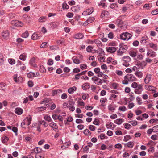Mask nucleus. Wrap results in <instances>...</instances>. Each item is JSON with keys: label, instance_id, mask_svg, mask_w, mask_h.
<instances>
[{"label": "nucleus", "instance_id": "1", "mask_svg": "<svg viewBox=\"0 0 158 158\" xmlns=\"http://www.w3.org/2000/svg\"><path fill=\"white\" fill-rule=\"evenodd\" d=\"M137 80L135 77L132 74H127L123 77V80L122 81V83L124 85H127L129 81L133 82Z\"/></svg>", "mask_w": 158, "mask_h": 158}, {"label": "nucleus", "instance_id": "2", "mask_svg": "<svg viewBox=\"0 0 158 158\" xmlns=\"http://www.w3.org/2000/svg\"><path fill=\"white\" fill-rule=\"evenodd\" d=\"M131 86L134 89H135L134 92L135 94H142L143 91V86L141 84H138L136 82H133Z\"/></svg>", "mask_w": 158, "mask_h": 158}, {"label": "nucleus", "instance_id": "3", "mask_svg": "<svg viewBox=\"0 0 158 158\" xmlns=\"http://www.w3.org/2000/svg\"><path fill=\"white\" fill-rule=\"evenodd\" d=\"M32 118L30 115H29L27 118H25L21 123V126L23 128L25 129L27 126L29 125L31 123Z\"/></svg>", "mask_w": 158, "mask_h": 158}, {"label": "nucleus", "instance_id": "4", "mask_svg": "<svg viewBox=\"0 0 158 158\" xmlns=\"http://www.w3.org/2000/svg\"><path fill=\"white\" fill-rule=\"evenodd\" d=\"M119 46V50L117 52V54L118 56H121L126 51L127 49V47L126 45L122 44H120Z\"/></svg>", "mask_w": 158, "mask_h": 158}, {"label": "nucleus", "instance_id": "5", "mask_svg": "<svg viewBox=\"0 0 158 158\" xmlns=\"http://www.w3.org/2000/svg\"><path fill=\"white\" fill-rule=\"evenodd\" d=\"M120 36L121 40H128L131 38V35L128 32H125L121 34Z\"/></svg>", "mask_w": 158, "mask_h": 158}, {"label": "nucleus", "instance_id": "6", "mask_svg": "<svg viewBox=\"0 0 158 158\" xmlns=\"http://www.w3.org/2000/svg\"><path fill=\"white\" fill-rule=\"evenodd\" d=\"M131 60L130 58L128 56L124 57L123 58V65L126 67L129 65V62Z\"/></svg>", "mask_w": 158, "mask_h": 158}, {"label": "nucleus", "instance_id": "7", "mask_svg": "<svg viewBox=\"0 0 158 158\" xmlns=\"http://www.w3.org/2000/svg\"><path fill=\"white\" fill-rule=\"evenodd\" d=\"M135 65L139 67V69H143L146 65V62L143 61L140 62L139 61H136L135 62Z\"/></svg>", "mask_w": 158, "mask_h": 158}, {"label": "nucleus", "instance_id": "8", "mask_svg": "<svg viewBox=\"0 0 158 158\" xmlns=\"http://www.w3.org/2000/svg\"><path fill=\"white\" fill-rule=\"evenodd\" d=\"M91 79L94 83L98 85H101L102 83V80L96 76H93Z\"/></svg>", "mask_w": 158, "mask_h": 158}, {"label": "nucleus", "instance_id": "9", "mask_svg": "<svg viewBox=\"0 0 158 158\" xmlns=\"http://www.w3.org/2000/svg\"><path fill=\"white\" fill-rule=\"evenodd\" d=\"M94 10L93 8H90L86 9L82 13V15L84 16L89 15L92 13L94 11Z\"/></svg>", "mask_w": 158, "mask_h": 158}, {"label": "nucleus", "instance_id": "10", "mask_svg": "<svg viewBox=\"0 0 158 158\" xmlns=\"http://www.w3.org/2000/svg\"><path fill=\"white\" fill-rule=\"evenodd\" d=\"M94 71L97 74V76L99 77H101L104 75L103 73L100 72V69L99 68H96L94 69Z\"/></svg>", "mask_w": 158, "mask_h": 158}, {"label": "nucleus", "instance_id": "11", "mask_svg": "<svg viewBox=\"0 0 158 158\" xmlns=\"http://www.w3.org/2000/svg\"><path fill=\"white\" fill-rule=\"evenodd\" d=\"M117 25L120 28H123L124 26V23L122 20L119 18H118L116 21Z\"/></svg>", "mask_w": 158, "mask_h": 158}, {"label": "nucleus", "instance_id": "12", "mask_svg": "<svg viewBox=\"0 0 158 158\" xmlns=\"http://www.w3.org/2000/svg\"><path fill=\"white\" fill-rule=\"evenodd\" d=\"M145 87L146 89L147 90L155 92L156 90V88L152 86L146 85H145Z\"/></svg>", "mask_w": 158, "mask_h": 158}, {"label": "nucleus", "instance_id": "13", "mask_svg": "<svg viewBox=\"0 0 158 158\" xmlns=\"http://www.w3.org/2000/svg\"><path fill=\"white\" fill-rule=\"evenodd\" d=\"M106 49L107 52L110 53H114L117 50L116 48L114 47H107Z\"/></svg>", "mask_w": 158, "mask_h": 158}, {"label": "nucleus", "instance_id": "14", "mask_svg": "<svg viewBox=\"0 0 158 158\" xmlns=\"http://www.w3.org/2000/svg\"><path fill=\"white\" fill-rule=\"evenodd\" d=\"M152 75L147 74L144 79V82L146 84L148 83L151 81Z\"/></svg>", "mask_w": 158, "mask_h": 158}, {"label": "nucleus", "instance_id": "15", "mask_svg": "<svg viewBox=\"0 0 158 158\" xmlns=\"http://www.w3.org/2000/svg\"><path fill=\"white\" fill-rule=\"evenodd\" d=\"M2 36L4 39H7L9 38V33L8 31H6L2 33Z\"/></svg>", "mask_w": 158, "mask_h": 158}, {"label": "nucleus", "instance_id": "16", "mask_svg": "<svg viewBox=\"0 0 158 158\" xmlns=\"http://www.w3.org/2000/svg\"><path fill=\"white\" fill-rule=\"evenodd\" d=\"M49 126L52 128L55 131H56V130L58 128V127L57 125L54 122H52L49 123Z\"/></svg>", "mask_w": 158, "mask_h": 158}, {"label": "nucleus", "instance_id": "17", "mask_svg": "<svg viewBox=\"0 0 158 158\" xmlns=\"http://www.w3.org/2000/svg\"><path fill=\"white\" fill-rule=\"evenodd\" d=\"M95 19L94 17H90L85 22L84 24L85 25H86L87 24L93 22Z\"/></svg>", "mask_w": 158, "mask_h": 158}, {"label": "nucleus", "instance_id": "18", "mask_svg": "<svg viewBox=\"0 0 158 158\" xmlns=\"http://www.w3.org/2000/svg\"><path fill=\"white\" fill-rule=\"evenodd\" d=\"M82 87L83 90H86L90 88V85L88 83H86L82 85Z\"/></svg>", "mask_w": 158, "mask_h": 158}, {"label": "nucleus", "instance_id": "19", "mask_svg": "<svg viewBox=\"0 0 158 158\" xmlns=\"http://www.w3.org/2000/svg\"><path fill=\"white\" fill-rule=\"evenodd\" d=\"M83 37V35L81 33H78L74 35V37L76 39H81Z\"/></svg>", "mask_w": 158, "mask_h": 158}, {"label": "nucleus", "instance_id": "20", "mask_svg": "<svg viewBox=\"0 0 158 158\" xmlns=\"http://www.w3.org/2000/svg\"><path fill=\"white\" fill-rule=\"evenodd\" d=\"M134 74L139 78H141L143 76V73L141 71H136Z\"/></svg>", "mask_w": 158, "mask_h": 158}, {"label": "nucleus", "instance_id": "21", "mask_svg": "<svg viewBox=\"0 0 158 158\" xmlns=\"http://www.w3.org/2000/svg\"><path fill=\"white\" fill-rule=\"evenodd\" d=\"M11 23L12 25L15 27H19V26L20 23L19 21L15 20L12 21Z\"/></svg>", "mask_w": 158, "mask_h": 158}, {"label": "nucleus", "instance_id": "22", "mask_svg": "<svg viewBox=\"0 0 158 158\" xmlns=\"http://www.w3.org/2000/svg\"><path fill=\"white\" fill-rule=\"evenodd\" d=\"M147 55L149 57H154L156 56V54L154 51H150L147 52Z\"/></svg>", "mask_w": 158, "mask_h": 158}, {"label": "nucleus", "instance_id": "23", "mask_svg": "<svg viewBox=\"0 0 158 158\" xmlns=\"http://www.w3.org/2000/svg\"><path fill=\"white\" fill-rule=\"evenodd\" d=\"M77 88L75 86H73L72 87L69 88L68 89V92L69 94H72L74 92V91L76 90Z\"/></svg>", "mask_w": 158, "mask_h": 158}, {"label": "nucleus", "instance_id": "24", "mask_svg": "<svg viewBox=\"0 0 158 158\" xmlns=\"http://www.w3.org/2000/svg\"><path fill=\"white\" fill-rule=\"evenodd\" d=\"M35 58H32L31 60L30 63V64L33 66L34 67H36L37 65L35 64Z\"/></svg>", "mask_w": 158, "mask_h": 158}, {"label": "nucleus", "instance_id": "25", "mask_svg": "<svg viewBox=\"0 0 158 158\" xmlns=\"http://www.w3.org/2000/svg\"><path fill=\"white\" fill-rule=\"evenodd\" d=\"M33 152H35V153L37 154V153H40L41 152L42 150L40 148L37 147L36 148H35L33 150Z\"/></svg>", "mask_w": 158, "mask_h": 158}, {"label": "nucleus", "instance_id": "26", "mask_svg": "<svg viewBox=\"0 0 158 158\" xmlns=\"http://www.w3.org/2000/svg\"><path fill=\"white\" fill-rule=\"evenodd\" d=\"M149 45L150 47L153 48L156 51L157 50V46L155 44L153 43H151L149 44Z\"/></svg>", "mask_w": 158, "mask_h": 158}, {"label": "nucleus", "instance_id": "27", "mask_svg": "<svg viewBox=\"0 0 158 158\" xmlns=\"http://www.w3.org/2000/svg\"><path fill=\"white\" fill-rule=\"evenodd\" d=\"M47 20V17L46 16H42L40 17L39 19V21L40 23L45 22Z\"/></svg>", "mask_w": 158, "mask_h": 158}, {"label": "nucleus", "instance_id": "28", "mask_svg": "<svg viewBox=\"0 0 158 158\" xmlns=\"http://www.w3.org/2000/svg\"><path fill=\"white\" fill-rule=\"evenodd\" d=\"M123 122L122 119H117L114 121V122L118 125L121 124Z\"/></svg>", "mask_w": 158, "mask_h": 158}, {"label": "nucleus", "instance_id": "29", "mask_svg": "<svg viewBox=\"0 0 158 158\" xmlns=\"http://www.w3.org/2000/svg\"><path fill=\"white\" fill-rule=\"evenodd\" d=\"M35 157V158H44V155L41 152L36 154Z\"/></svg>", "mask_w": 158, "mask_h": 158}, {"label": "nucleus", "instance_id": "30", "mask_svg": "<svg viewBox=\"0 0 158 158\" xmlns=\"http://www.w3.org/2000/svg\"><path fill=\"white\" fill-rule=\"evenodd\" d=\"M93 124L96 125H99L100 124V121L98 118H95L93 123Z\"/></svg>", "mask_w": 158, "mask_h": 158}, {"label": "nucleus", "instance_id": "31", "mask_svg": "<svg viewBox=\"0 0 158 158\" xmlns=\"http://www.w3.org/2000/svg\"><path fill=\"white\" fill-rule=\"evenodd\" d=\"M29 35L28 31H26L22 34L21 36L23 38H27L29 36Z\"/></svg>", "mask_w": 158, "mask_h": 158}, {"label": "nucleus", "instance_id": "32", "mask_svg": "<svg viewBox=\"0 0 158 158\" xmlns=\"http://www.w3.org/2000/svg\"><path fill=\"white\" fill-rule=\"evenodd\" d=\"M39 37V36L37 34L35 33H34L31 36V39L34 40H36L38 39Z\"/></svg>", "mask_w": 158, "mask_h": 158}, {"label": "nucleus", "instance_id": "33", "mask_svg": "<svg viewBox=\"0 0 158 158\" xmlns=\"http://www.w3.org/2000/svg\"><path fill=\"white\" fill-rule=\"evenodd\" d=\"M26 59V53H23L20 55V60L23 61H25Z\"/></svg>", "mask_w": 158, "mask_h": 158}, {"label": "nucleus", "instance_id": "34", "mask_svg": "<svg viewBox=\"0 0 158 158\" xmlns=\"http://www.w3.org/2000/svg\"><path fill=\"white\" fill-rule=\"evenodd\" d=\"M71 103H72L71 101L65 102L63 103V106L64 108H68L69 105L71 104Z\"/></svg>", "mask_w": 158, "mask_h": 158}, {"label": "nucleus", "instance_id": "35", "mask_svg": "<svg viewBox=\"0 0 158 158\" xmlns=\"http://www.w3.org/2000/svg\"><path fill=\"white\" fill-rule=\"evenodd\" d=\"M70 144L71 143L70 142L65 143L64 145L61 146V148L63 150L64 149V148H67Z\"/></svg>", "mask_w": 158, "mask_h": 158}, {"label": "nucleus", "instance_id": "36", "mask_svg": "<svg viewBox=\"0 0 158 158\" xmlns=\"http://www.w3.org/2000/svg\"><path fill=\"white\" fill-rule=\"evenodd\" d=\"M73 120V119L71 117L69 116L68 117L67 119L66 120L64 121V123L65 124H68V122H71Z\"/></svg>", "mask_w": 158, "mask_h": 158}, {"label": "nucleus", "instance_id": "37", "mask_svg": "<svg viewBox=\"0 0 158 158\" xmlns=\"http://www.w3.org/2000/svg\"><path fill=\"white\" fill-rule=\"evenodd\" d=\"M125 145L127 146L128 147L132 148L134 146V143L130 141L125 144Z\"/></svg>", "mask_w": 158, "mask_h": 158}, {"label": "nucleus", "instance_id": "38", "mask_svg": "<svg viewBox=\"0 0 158 158\" xmlns=\"http://www.w3.org/2000/svg\"><path fill=\"white\" fill-rule=\"evenodd\" d=\"M93 48V46H89L86 48V51L88 52H91L92 49Z\"/></svg>", "mask_w": 158, "mask_h": 158}, {"label": "nucleus", "instance_id": "39", "mask_svg": "<svg viewBox=\"0 0 158 158\" xmlns=\"http://www.w3.org/2000/svg\"><path fill=\"white\" fill-rule=\"evenodd\" d=\"M73 63L76 64H79L80 63V60L77 58H74V57H73Z\"/></svg>", "mask_w": 158, "mask_h": 158}, {"label": "nucleus", "instance_id": "40", "mask_svg": "<svg viewBox=\"0 0 158 158\" xmlns=\"http://www.w3.org/2000/svg\"><path fill=\"white\" fill-rule=\"evenodd\" d=\"M98 58L99 61H100V62H104L105 60V59L104 57H101L100 56V55H98Z\"/></svg>", "mask_w": 158, "mask_h": 158}, {"label": "nucleus", "instance_id": "41", "mask_svg": "<svg viewBox=\"0 0 158 158\" xmlns=\"http://www.w3.org/2000/svg\"><path fill=\"white\" fill-rule=\"evenodd\" d=\"M136 100L139 105H141L142 104V102L141 101V99L139 96H137L136 98Z\"/></svg>", "mask_w": 158, "mask_h": 158}, {"label": "nucleus", "instance_id": "42", "mask_svg": "<svg viewBox=\"0 0 158 158\" xmlns=\"http://www.w3.org/2000/svg\"><path fill=\"white\" fill-rule=\"evenodd\" d=\"M129 54L130 56L133 57H135L136 55V53L133 51L130 52Z\"/></svg>", "mask_w": 158, "mask_h": 158}, {"label": "nucleus", "instance_id": "43", "mask_svg": "<svg viewBox=\"0 0 158 158\" xmlns=\"http://www.w3.org/2000/svg\"><path fill=\"white\" fill-rule=\"evenodd\" d=\"M148 39V37L147 36H144L142 38L141 42L143 43H145L146 42V40Z\"/></svg>", "mask_w": 158, "mask_h": 158}, {"label": "nucleus", "instance_id": "44", "mask_svg": "<svg viewBox=\"0 0 158 158\" xmlns=\"http://www.w3.org/2000/svg\"><path fill=\"white\" fill-rule=\"evenodd\" d=\"M44 119L48 122H50L52 121V119L48 115H45L44 116Z\"/></svg>", "mask_w": 158, "mask_h": 158}, {"label": "nucleus", "instance_id": "45", "mask_svg": "<svg viewBox=\"0 0 158 158\" xmlns=\"http://www.w3.org/2000/svg\"><path fill=\"white\" fill-rule=\"evenodd\" d=\"M84 134L87 135H89L91 134V132L88 129L85 130L84 131Z\"/></svg>", "mask_w": 158, "mask_h": 158}, {"label": "nucleus", "instance_id": "46", "mask_svg": "<svg viewBox=\"0 0 158 158\" xmlns=\"http://www.w3.org/2000/svg\"><path fill=\"white\" fill-rule=\"evenodd\" d=\"M9 140V138L7 137L4 136L2 138V142L3 143L7 142Z\"/></svg>", "mask_w": 158, "mask_h": 158}, {"label": "nucleus", "instance_id": "47", "mask_svg": "<svg viewBox=\"0 0 158 158\" xmlns=\"http://www.w3.org/2000/svg\"><path fill=\"white\" fill-rule=\"evenodd\" d=\"M72 103H71V104L69 105L68 108L70 110L73 111L75 110V107L72 104Z\"/></svg>", "mask_w": 158, "mask_h": 158}, {"label": "nucleus", "instance_id": "48", "mask_svg": "<svg viewBox=\"0 0 158 158\" xmlns=\"http://www.w3.org/2000/svg\"><path fill=\"white\" fill-rule=\"evenodd\" d=\"M40 125L41 124H43L45 127H46L48 125V124L44 120L40 122Z\"/></svg>", "mask_w": 158, "mask_h": 158}, {"label": "nucleus", "instance_id": "49", "mask_svg": "<svg viewBox=\"0 0 158 158\" xmlns=\"http://www.w3.org/2000/svg\"><path fill=\"white\" fill-rule=\"evenodd\" d=\"M40 71L42 73H44L46 70L45 67L43 65H42L40 66Z\"/></svg>", "mask_w": 158, "mask_h": 158}, {"label": "nucleus", "instance_id": "50", "mask_svg": "<svg viewBox=\"0 0 158 158\" xmlns=\"http://www.w3.org/2000/svg\"><path fill=\"white\" fill-rule=\"evenodd\" d=\"M108 108L109 110L114 112L115 110L114 107L112 105H109L108 106Z\"/></svg>", "mask_w": 158, "mask_h": 158}, {"label": "nucleus", "instance_id": "51", "mask_svg": "<svg viewBox=\"0 0 158 158\" xmlns=\"http://www.w3.org/2000/svg\"><path fill=\"white\" fill-rule=\"evenodd\" d=\"M17 74L14 75V79L15 81L16 82H17L19 81V77H17Z\"/></svg>", "mask_w": 158, "mask_h": 158}, {"label": "nucleus", "instance_id": "52", "mask_svg": "<svg viewBox=\"0 0 158 158\" xmlns=\"http://www.w3.org/2000/svg\"><path fill=\"white\" fill-rule=\"evenodd\" d=\"M51 25V27L53 29L56 28L58 26L57 23L55 22H52Z\"/></svg>", "mask_w": 158, "mask_h": 158}, {"label": "nucleus", "instance_id": "53", "mask_svg": "<svg viewBox=\"0 0 158 158\" xmlns=\"http://www.w3.org/2000/svg\"><path fill=\"white\" fill-rule=\"evenodd\" d=\"M118 110L122 111H125L126 110V107L125 106H120L118 108Z\"/></svg>", "mask_w": 158, "mask_h": 158}, {"label": "nucleus", "instance_id": "54", "mask_svg": "<svg viewBox=\"0 0 158 158\" xmlns=\"http://www.w3.org/2000/svg\"><path fill=\"white\" fill-rule=\"evenodd\" d=\"M124 127L126 129H129L131 128V126L130 124L128 123H126L125 124Z\"/></svg>", "mask_w": 158, "mask_h": 158}, {"label": "nucleus", "instance_id": "55", "mask_svg": "<svg viewBox=\"0 0 158 158\" xmlns=\"http://www.w3.org/2000/svg\"><path fill=\"white\" fill-rule=\"evenodd\" d=\"M62 7L63 9H68L69 6L66 3H64L62 4Z\"/></svg>", "mask_w": 158, "mask_h": 158}, {"label": "nucleus", "instance_id": "56", "mask_svg": "<svg viewBox=\"0 0 158 158\" xmlns=\"http://www.w3.org/2000/svg\"><path fill=\"white\" fill-rule=\"evenodd\" d=\"M89 128L91 131H94L95 130L96 127L93 125H90L89 126Z\"/></svg>", "mask_w": 158, "mask_h": 158}, {"label": "nucleus", "instance_id": "57", "mask_svg": "<svg viewBox=\"0 0 158 158\" xmlns=\"http://www.w3.org/2000/svg\"><path fill=\"white\" fill-rule=\"evenodd\" d=\"M80 68L82 70L85 69H86L87 68V66L86 64H81L80 65Z\"/></svg>", "mask_w": 158, "mask_h": 158}, {"label": "nucleus", "instance_id": "58", "mask_svg": "<svg viewBox=\"0 0 158 158\" xmlns=\"http://www.w3.org/2000/svg\"><path fill=\"white\" fill-rule=\"evenodd\" d=\"M118 86V84L115 83H114L112 84V87L114 89H116Z\"/></svg>", "mask_w": 158, "mask_h": 158}, {"label": "nucleus", "instance_id": "59", "mask_svg": "<svg viewBox=\"0 0 158 158\" xmlns=\"http://www.w3.org/2000/svg\"><path fill=\"white\" fill-rule=\"evenodd\" d=\"M115 73L116 74L119 76H122L123 74V72L120 70H116L115 72Z\"/></svg>", "mask_w": 158, "mask_h": 158}, {"label": "nucleus", "instance_id": "60", "mask_svg": "<svg viewBox=\"0 0 158 158\" xmlns=\"http://www.w3.org/2000/svg\"><path fill=\"white\" fill-rule=\"evenodd\" d=\"M115 147L116 148L121 149L122 148V146L120 144L118 143L115 145Z\"/></svg>", "mask_w": 158, "mask_h": 158}, {"label": "nucleus", "instance_id": "61", "mask_svg": "<svg viewBox=\"0 0 158 158\" xmlns=\"http://www.w3.org/2000/svg\"><path fill=\"white\" fill-rule=\"evenodd\" d=\"M27 77L29 78H32L33 77V73L30 72L27 74Z\"/></svg>", "mask_w": 158, "mask_h": 158}, {"label": "nucleus", "instance_id": "62", "mask_svg": "<svg viewBox=\"0 0 158 158\" xmlns=\"http://www.w3.org/2000/svg\"><path fill=\"white\" fill-rule=\"evenodd\" d=\"M129 122L134 126L136 125L137 124V122L136 121H130Z\"/></svg>", "mask_w": 158, "mask_h": 158}, {"label": "nucleus", "instance_id": "63", "mask_svg": "<svg viewBox=\"0 0 158 158\" xmlns=\"http://www.w3.org/2000/svg\"><path fill=\"white\" fill-rule=\"evenodd\" d=\"M153 131L157 132L158 131V125L154 126L152 128Z\"/></svg>", "mask_w": 158, "mask_h": 158}, {"label": "nucleus", "instance_id": "64", "mask_svg": "<svg viewBox=\"0 0 158 158\" xmlns=\"http://www.w3.org/2000/svg\"><path fill=\"white\" fill-rule=\"evenodd\" d=\"M151 13L153 15H156L158 14V9L152 11Z\"/></svg>", "mask_w": 158, "mask_h": 158}]
</instances>
